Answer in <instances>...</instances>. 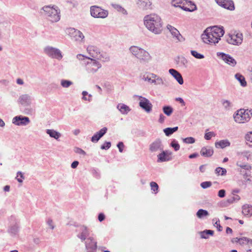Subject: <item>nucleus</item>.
Returning <instances> with one entry per match:
<instances>
[{"label":"nucleus","mask_w":252,"mask_h":252,"mask_svg":"<svg viewBox=\"0 0 252 252\" xmlns=\"http://www.w3.org/2000/svg\"><path fill=\"white\" fill-rule=\"evenodd\" d=\"M225 33V30L221 25H216L206 28L201 35L205 43L216 45Z\"/></svg>","instance_id":"f257e3e1"},{"label":"nucleus","mask_w":252,"mask_h":252,"mask_svg":"<svg viewBox=\"0 0 252 252\" xmlns=\"http://www.w3.org/2000/svg\"><path fill=\"white\" fill-rule=\"evenodd\" d=\"M144 23L150 31L156 34H160L162 30L161 19L157 14H151L145 16Z\"/></svg>","instance_id":"f03ea898"},{"label":"nucleus","mask_w":252,"mask_h":252,"mask_svg":"<svg viewBox=\"0 0 252 252\" xmlns=\"http://www.w3.org/2000/svg\"><path fill=\"white\" fill-rule=\"evenodd\" d=\"M252 117V109L240 108L233 114L234 121L239 124L248 122Z\"/></svg>","instance_id":"7ed1b4c3"},{"label":"nucleus","mask_w":252,"mask_h":252,"mask_svg":"<svg viewBox=\"0 0 252 252\" xmlns=\"http://www.w3.org/2000/svg\"><path fill=\"white\" fill-rule=\"evenodd\" d=\"M129 50L133 56L140 61L141 63L148 62L151 59L150 54L142 48L131 46L129 47Z\"/></svg>","instance_id":"20e7f679"},{"label":"nucleus","mask_w":252,"mask_h":252,"mask_svg":"<svg viewBox=\"0 0 252 252\" xmlns=\"http://www.w3.org/2000/svg\"><path fill=\"white\" fill-rule=\"evenodd\" d=\"M42 10L45 12L47 16L50 17V21L57 22L60 20V10L57 6L46 5L42 7Z\"/></svg>","instance_id":"39448f33"},{"label":"nucleus","mask_w":252,"mask_h":252,"mask_svg":"<svg viewBox=\"0 0 252 252\" xmlns=\"http://www.w3.org/2000/svg\"><path fill=\"white\" fill-rule=\"evenodd\" d=\"M8 228L7 232L11 236L14 237L18 234L19 231V222L14 216H11L8 219Z\"/></svg>","instance_id":"423d86ee"},{"label":"nucleus","mask_w":252,"mask_h":252,"mask_svg":"<svg viewBox=\"0 0 252 252\" xmlns=\"http://www.w3.org/2000/svg\"><path fill=\"white\" fill-rule=\"evenodd\" d=\"M90 14L94 18L104 19L108 16V11L102 9L100 6L93 5L90 7Z\"/></svg>","instance_id":"0eeeda50"},{"label":"nucleus","mask_w":252,"mask_h":252,"mask_svg":"<svg viewBox=\"0 0 252 252\" xmlns=\"http://www.w3.org/2000/svg\"><path fill=\"white\" fill-rule=\"evenodd\" d=\"M44 52L51 58L55 59L59 61L62 60L63 57L61 51L56 47L47 46L44 48Z\"/></svg>","instance_id":"6e6552de"},{"label":"nucleus","mask_w":252,"mask_h":252,"mask_svg":"<svg viewBox=\"0 0 252 252\" xmlns=\"http://www.w3.org/2000/svg\"><path fill=\"white\" fill-rule=\"evenodd\" d=\"M134 96L138 98L139 100V105L142 109L148 113L152 112L153 105L148 98L138 95H135Z\"/></svg>","instance_id":"1a4fd4ad"},{"label":"nucleus","mask_w":252,"mask_h":252,"mask_svg":"<svg viewBox=\"0 0 252 252\" xmlns=\"http://www.w3.org/2000/svg\"><path fill=\"white\" fill-rule=\"evenodd\" d=\"M217 56L224 63L232 67H234L237 64V61L236 60L230 55L225 53L224 52H217Z\"/></svg>","instance_id":"9d476101"},{"label":"nucleus","mask_w":252,"mask_h":252,"mask_svg":"<svg viewBox=\"0 0 252 252\" xmlns=\"http://www.w3.org/2000/svg\"><path fill=\"white\" fill-rule=\"evenodd\" d=\"M88 65L87 69L92 72H95L101 67L100 63L95 59L90 58L89 61L84 62Z\"/></svg>","instance_id":"9b49d317"},{"label":"nucleus","mask_w":252,"mask_h":252,"mask_svg":"<svg viewBox=\"0 0 252 252\" xmlns=\"http://www.w3.org/2000/svg\"><path fill=\"white\" fill-rule=\"evenodd\" d=\"M30 123V118L22 115L15 116L12 119V123L17 126H25Z\"/></svg>","instance_id":"f8f14e48"},{"label":"nucleus","mask_w":252,"mask_h":252,"mask_svg":"<svg viewBox=\"0 0 252 252\" xmlns=\"http://www.w3.org/2000/svg\"><path fill=\"white\" fill-rule=\"evenodd\" d=\"M172 154V153L169 150L163 149L161 151V153L157 156V162H163L171 160L172 159L171 157Z\"/></svg>","instance_id":"ddd939ff"},{"label":"nucleus","mask_w":252,"mask_h":252,"mask_svg":"<svg viewBox=\"0 0 252 252\" xmlns=\"http://www.w3.org/2000/svg\"><path fill=\"white\" fill-rule=\"evenodd\" d=\"M215 1L218 5L227 10L233 11L235 8L232 0H215Z\"/></svg>","instance_id":"4468645a"},{"label":"nucleus","mask_w":252,"mask_h":252,"mask_svg":"<svg viewBox=\"0 0 252 252\" xmlns=\"http://www.w3.org/2000/svg\"><path fill=\"white\" fill-rule=\"evenodd\" d=\"M87 252H96L97 247V242L92 237H89L85 242Z\"/></svg>","instance_id":"2eb2a0df"},{"label":"nucleus","mask_w":252,"mask_h":252,"mask_svg":"<svg viewBox=\"0 0 252 252\" xmlns=\"http://www.w3.org/2000/svg\"><path fill=\"white\" fill-rule=\"evenodd\" d=\"M163 148L164 146L160 138H157L149 145V151L152 153L156 152L158 151H161Z\"/></svg>","instance_id":"dca6fc26"},{"label":"nucleus","mask_w":252,"mask_h":252,"mask_svg":"<svg viewBox=\"0 0 252 252\" xmlns=\"http://www.w3.org/2000/svg\"><path fill=\"white\" fill-rule=\"evenodd\" d=\"M107 131L108 128L103 127L94 134L91 138V141L93 143H97L107 133Z\"/></svg>","instance_id":"f3484780"},{"label":"nucleus","mask_w":252,"mask_h":252,"mask_svg":"<svg viewBox=\"0 0 252 252\" xmlns=\"http://www.w3.org/2000/svg\"><path fill=\"white\" fill-rule=\"evenodd\" d=\"M167 28L174 38L180 42L184 41L185 40V38L181 34L179 31L175 27L171 25H168Z\"/></svg>","instance_id":"a211bd4d"},{"label":"nucleus","mask_w":252,"mask_h":252,"mask_svg":"<svg viewBox=\"0 0 252 252\" xmlns=\"http://www.w3.org/2000/svg\"><path fill=\"white\" fill-rule=\"evenodd\" d=\"M169 73L174 77L180 85L184 84V79L182 75L176 69L170 68L169 69Z\"/></svg>","instance_id":"6ab92c4d"},{"label":"nucleus","mask_w":252,"mask_h":252,"mask_svg":"<svg viewBox=\"0 0 252 252\" xmlns=\"http://www.w3.org/2000/svg\"><path fill=\"white\" fill-rule=\"evenodd\" d=\"M200 154L203 157L210 158L213 156L214 150L212 147L204 146L201 148Z\"/></svg>","instance_id":"aec40b11"},{"label":"nucleus","mask_w":252,"mask_h":252,"mask_svg":"<svg viewBox=\"0 0 252 252\" xmlns=\"http://www.w3.org/2000/svg\"><path fill=\"white\" fill-rule=\"evenodd\" d=\"M137 4L139 8L147 10L151 8L152 2L149 0H137Z\"/></svg>","instance_id":"412c9836"},{"label":"nucleus","mask_w":252,"mask_h":252,"mask_svg":"<svg viewBox=\"0 0 252 252\" xmlns=\"http://www.w3.org/2000/svg\"><path fill=\"white\" fill-rule=\"evenodd\" d=\"M230 142L227 139L217 141L215 143V147L217 148L222 149L230 146Z\"/></svg>","instance_id":"4be33fe9"},{"label":"nucleus","mask_w":252,"mask_h":252,"mask_svg":"<svg viewBox=\"0 0 252 252\" xmlns=\"http://www.w3.org/2000/svg\"><path fill=\"white\" fill-rule=\"evenodd\" d=\"M241 40V39H237L234 35L229 33L228 37L226 39V41L230 44L239 46L242 43V40Z\"/></svg>","instance_id":"5701e85b"},{"label":"nucleus","mask_w":252,"mask_h":252,"mask_svg":"<svg viewBox=\"0 0 252 252\" xmlns=\"http://www.w3.org/2000/svg\"><path fill=\"white\" fill-rule=\"evenodd\" d=\"M201 239H207L210 236H213L214 235V231L211 229H205L203 231H199Z\"/></svg>","instance_id":"b1692460"},{"label":"nucleus","mask_w":252,"mask_h":252,"mask_svg":"<svg viewBox=\"0 0 252 252\" xmlns=\"http://www.w3.org/2000/svg\"><path fill=\"white\" fill-rule=\"evenodd\" d=\"M242 214L249 217L252 216V205L245 204L242 206Z\"/></svg>","instance_id":"393cba45"},{"label":"nucleus","mask_w":252,"mask_h":252,"mask_svg":"<svg viewBox=\"0 0 252 252\" xmlns=\"http://www.w3.org/2000/svg\"><path fill=\"white\" fill-rule=\"evenodd\" d=\"M117 108L124 115L127 114L131 110L130 107L124 103H119L117 105Z\"/></svg>","instance_id":"a878e982"},{"label":"nucleus","mask_w":252,"mask_h":252,"mask_svg":"<svg viewBox=\"0 0 252 252\" xmlns=\"http://www.w3.org/2000/svg\"><path fill=\"white\" fill-rule=\"evenodd\" d=\"M235 78L240 83L242 87H245L247 86L245 77L240 73H236L235 74Z\"/></svg>","instance_id":"bb28decb"},{"label":"nucleus","mask_w":252,"mask_h":252,"mask_svg":"<svg viewBox=\"0 0 252 252\" xmlns=\"http://www.w3.org/2000/svg\"><path fill=\"white\" fill-rule=\"evenodd\" d=\"M46 131L50 137L54 138L56 140L59 139L61 136V133L53 129H46Z\"/></svg>","instance_id":"cd10ccee"},{"label":"nucleus","mask_w":252,"mask_h":252,"mask_svg":"<svg viewBox=\"0 0 252 252\" xmlns=\"http://www.w3.org/2000/svg\"><path fill=\"white\" fill-rule=\"evenodd\" d=\"M178 129L179 127L177 126L173 127H167L164 128L163 129V131L167 137H170L174 132H176L178 130Z\"/></svg>","instance_id":"c85d7f7f"},{"label":"nucleus","mask_w":252,"mask_h":252,"mask_svg":"<svg viewBox=\"0 0 252 252\" xmlns=\"http://www.w3.org/2000/svg\"><path fill=\"white\" fill-rule=\"evenodd\" d=\"M18 101L22 105L25 104L26 106H29L31 104L30 96L28 94H23L21 95L18 99Z\"/></svg>","instance_id":"c756f323"},{"label":"nucleus","mask_w":252,"mask_h":252,"mask_svg":"<svg viewBox=\"0 0 252 252\" xmlns=\"http://www.w3.org/2000/svg\"><path fill=\"white\" fill-rule=\"evenodd\" d=\"M196 217L200 219H203L204 218L208 217L210 215L209 212L205 209H199L196 213Z\"/></svg>","instance_id":"7c9ffc66"},{"label":"nucleus","mask_w":252,"mask_h":252,"mask_svg":"<svg viewBox=\"0 0 252 252\" xmlns=\"http://www.w3.org/2000/svg\"><path fill=\"white\" fill-rule=\"evenodd\" d=\"M162 110L163 113L167 116H170L174 111L173 108L169 105H163Z\"/></svg>","instance_id":"2f4dec72"},{"label":"nucleus","mask_w":252,"mask_h":252,"mask_svg":"<svg viewBox=\"0 0 252 252\" xmlns=\"http://www.w3.org/2000/svg\"><path fill=\"white\" fill-rule=\"evenodd\" d=\"M68 32L70 34H72L74 36H78L81 39H83L84 38V36L82 32L73 28H70L68 29Z\"/></svg>","instance_id":"473e14b6"},{"label":"nucleus","mask_w":252,"mask_h":252,"mask_svg":"<svg viewBox=\"0 0 252 252\" xmlns=\"http://www.w3.org/2000/svg\"><path fill=\"white\" fill-rule=\"evenodd\" d=\"M87 51L89 52L90 56L93 58H95V57L94 54L91 53V52L93 51L97 55L100 53L99 49L97 47L92 45H90L88 47Z\"/></svg>","instance_id":"72a5a7b5"},{"label":"nucleus","mask_w":252,"mask_h":252,"mask_svg":"<svg viewBox=\"0 0 252 252\" xmlns=\"http://www.w3.org/2000/svg\"><path fill=\"white\" fill-rule=\"evenodd\" d=\"M169 146L172 147L175 152L179 151L180 148V145L178 141L176 139H172L171 140Z\"/></svg>","instance_id":"f704fd0d"},{"label":"nucleus","mask_w":252,"mask_h":252,"mask_svg":"<svg viewBox=\"0 0 252 252\" xmlns=\"http://www.w3.org/2000/svg\"><path fill=\"white\" fill-rule=\"evenodd\" d=\"M215 173L218 176H223L226 175L227 170L225 168L218 167L215 169Z\"/></svg>","instance_id":"c9c22d12"},{"label":"nucleus","mask_w":252,"mask_h":252,"mask_svg":"<svg viewBox=\"0 0 252 252\" xmlns=\"http://www.w3.org/2000/svg\"><path fill=\"white\" fill-rule=\"evenodd\" d=\"M151 189L152 192L155 194H157L159 191V188L158 185L154 181H152L150 183Z\"/></svg>","instance_id":"e433bc0d"},{"label":"nucleus","mask_w":252,"mask_h":252,"mask_svg":"<svg viewBox=\"0 0 252 252\" xmlns=\"http://www.w3.org/2000/svg\"><path fill=\"white\" fill-rule=\"evenodd\" d=\"M232 204V200L230 198H228L226 200H221L218 203V205L220 207H226Z\"/></svg>","instance_id":"4c0bfd02"},{"label":"nucleus","mask_w":252,"mask_h":252,"mask_svg":"<svg viewBox=\"0 0 252 252\" xmlns=\"http://www.w3.org/2000/svg\"><path fill=\"white\" fill-rule=\"evenodd\" d=\"M112 5L118 12H121L124 15L127 14V11L121 5L117 4H112Z\"/></svg>","instance_id":"58836bf2"},{"label":"nucleus","mask_w":252,"mask_h":252,"mask_svg":"<svg viewBox=\"0 0 252 252\" xmlns=\"http://www.w3.org/2000/svg\"><path fill=\"white\" fill-rule=\"evenodd\" d=\"M190 54L192 56L197 59H203L205 58V56L203 54L198 52L196 50H191L190 51Z\"/></svg>","instance_id":"ea45409f"},{"label":"nucleus","mask_w":252,"mask_h":252,"mask_svg":"<svg viewBox=\"0 0 252 252\" xmlns=\"http://www.w3.org/2000/svg\"><path fill=\"white\" fill-rule=\"evenodd\" d=\"M187 4H188L191 8L190 10L191 12H193L197 10V7L195 2L191 0H185Z\"/></svg>","instance_id":"a19ab883"},{"label":"nucleus","mask_w":252,"mask_h":252,"mask_svg":"<svg viewBox=\"0 0 252 252\" xmlns=\"http://www.w3.org/2000/svg\"><path fill=\"white\" fill-rule=\"evenodd\" d=\"M73 84V82L69 80L62 79L61 81V85L63 88H68Z\"/></svg>","instance_id":"79ce46f5"},{"label":"nucleus","mask_w":252,"mask_h":252,"mask_svg":"<svg viewBox=\"0 0 252 252\" xmlns=\"http://www.w3.org/2000/svg\"><path fill=\"white\" fill-rule=\"evenodd\" d=\"M216 134L214 131H206L204 133V139L206 140H210L212 137H215Z\"/></svg>","instance_id":"37998d69"},{"label":"nucleus","mask_w":252,"mask_h":252,"mask_svg":"<svg viewBox=\"0 0 252 252\" xmlns=\"http://www.w3.org/2000/svg\"><path fill=\"white\" fill-rule=\"evenodd\" d=\"M91 172L92 175L96 179L100 178V174L99 170L96 168H92L91 169Z\"/></svg>","instance_id":"c03bdc74"},{"label":"nucleus","mask_w":252,"mask_h":252,"mask_svg":"<svg viewBox=\"0 0 252 252\" xmlns=\"http://www.w3.org/2000/svg\"><path fill=\"white\" fill-rule=\"evenodd\" d=\"M111 146V142L110 141H105L100 146V149L103 150H107L110 148Z\"/></svg>","instance_id":"a18cd8bd"},{"label":"nucleus","mask_w":252,"mask_h":252,"mask_svg":"<svg viewBox=\"0 0 252 252\" xmlns=\"http://www.w3.org/2000/svg\"><path fill=\"white\" fill-rule=\"evenodd\" d=\"M25 178L24 173L21 171H18L17 173L16 180L19 183H22Z\"/></svg>","instance_id":"49530a36"},{"label":"nucleus","mask_w":252,"mask_h":252,"mask_svg":"<svg viewBox=\"0 0 252 252\" xmlns=\"http://www.w3.org/2000/svg\"><path fill=\"white\" fill-rule=\"evenodd\" d=\"M184 143L186 144H193L195 142V139L193 137H187L182 138Z\"/></svg>","instance_id":"de8ad7c7"},{"label":"nucleus","mask_w":252,"mask_h":252,"mask_svg":"<svg viewBox=\"0 0 252 252\" xmlns=\"http://www.w3.org/2000/svg\"><path fill=\"white\" fill-rule=\"evenodd\" d=\"M212 182L211 181H204L200 184V187L203 189H207L211 187Z\"/></svg>","instance_id":"09e8293b"},{"label":"nucleus","mask_w":252,"mask_h":252,"mask_svg":"<svg viewBox=\"0 0 252 252\" xmlns=\"http://www.w3.org/2000/svg\"><path fill=\"white\" fill-rule=\"evenodd\" d=\"M118 148L119 151L120 153H122L124 151V149L126 148V146L123 141H119L116 145Z\"/></svg>","instance_id":"8fccbe9b"},{"label":"nucleus","mask_w":252,"mask_h":252,"mask_svg":"<svg viewBox=\"0 0 252 252\" xmlns=\"http://www.w3.org/2000/svg\"><path fill=\"white\" fill-rule=\"evenodd\" d=\"M216 221L214 224L215 227H216L217 231L221 232L222 231V226L220 224V220L219 218H216Z\"/></svg>","instance_id":"3c124183"},{"label":"nucleus","mask_w":252,"mask_h":252,"mask_svg":"<svg viewBox=\"0 0 252 252\" xmlns=\"http://www.w3.org/2000/svg\"><path fill=\"white\" fill-rule=\"evenodd\" d=\"M171 3L172 6L180 8L183 3V0H172Z\"/></svg>","instance_id":"603ef678"},{"label":"nucleus","mask_w":252,"mask_h":252,"mask_svg":"<svg viewBox=\"0 0 252 252\" xmlns=\"http://www.w3.org/2000/svg\"><path fill=\"white\" fill-rule=\"evenodd\" d=\"M74 151L75 153L83 155L84 156L87 155L86 152L82 149L81 148L78 147H75L74 148Z\"/></svg>","instance_id":"864d4df0"},{"label":"nucleus","mask_w":252,"mask_h":252,"mask_svg":"<svg viewBox=\"0 0 252 252\" xmlns=\"http://www.w3.org/2000/svg\"><path fill=\"white\" fill-rule=\"evenodd\" d=\"M222 104L226 109H228L230 107L232 106L231 103L228 100H222Z\"/></svg>","instance_id":"5fc2aeb1"},{"label":"nucleus","mask_w":252,"mask_h":252,"mask_svg":"<svg viewBox=\"0 0 252 252\" xmlns=\"http://www.w3.org/2000/svg\"><path fill=\"white\" fill-rule=\"evenodd\" d=\"M77 58L80 61H85L86 60H87L88 61H89L90 57H89L87 56L81 54H79L77 55L76 56Z\"/></svg>","instance_id":"6e6d98bb"},{"label":"nucleus","mask_w":252,"mask_h":252,"mask_svg":"<svg viewBox=\"0 0 252 252\" xmlns=\"http://www.w3.org/2000/svg\"><path fill=\"white\" fill-rule=\"evenodd\" d=\"M246 141L252 142V131H249L245 136Z\"/></svg>","instance_id":"4d7b16f0"},{"label":"nucleus","mask_w":252,"mask_h":252,"mask_svg":"<svg viewBox=\"0 0 252 252\" xmlns=\"http://www.w3.org/2000/svg\"><path fill=\"white\" fill-rule=\"evenodd\" d=\"M105 218L106 216L103 213L101 212L98 214L97 219L99 222H102L105 220Z\"/></svg>","instance_id":"13d9d810"},{"label":"nucleus","mask_w":252,"mask_h":252,"mask_svg":"<svg viewBox=\"0 0 252 252\" xmlns=\"http://www.w3.org/2000/svg\"><path fill=\"white\" fill-rule=\"evenodd\" d=\"M226 195V191L224 189H221L218 192V196L220 198H223Z\"/></svg>","instance_id":"bf43d9fd"},{"label":"nucleus","mask_w":252,"mask_h":252,"mask_svg":"<svg viewBox=\"0 0 252 252\" xmlns=\"http://www.w3.org/2000/svg\"><path fill=\"white\" fill-rule=\"evenodd\" d=\"M188 63V60L186 59L185 57H183V56H182L181 57V59H180V65H183L184 66H185V67H187V65H186V64Z\"/></svg>","instance_id":"052dcab7"},{"label":"nucleus","mask_w":252,"mask_h":252,"mask_svg":"<svg viewBox=\"0 0 252 252\" xmlns=\"http://www.w3.org/2000/svg\"><path fill=\"white\" fill-rule=\"evenodd\" d=\"M151 83H154L155 84L158 85L163 84V81L160 77H158L157 79H154L151 80Z\"/></svg>","instance_id":"680f3d73"},{"label":"nucleus","mask_w":252,"mask_h":252,"mask_svg":"<svg viewBox=\"0 0 252 252\" xmlns=\"http://www.w3.org/2000/svg\"><path fill=\"white\" fill-rule=\"evenodd\" d=\"M175 100L176 101L178 102L179 103H180L182 106H184L186 105V102L182 97H176Z\"/></svg>","instance_id":"e2e57ef3"},{"label":"nucleus","mask_w":252,"mask_h":252,"mask_svg":"<svg viewBox=\"0 0 252 252\" xmlns=\"http://www.w3.org/2000/svg\"><path fill=\"white\" fill-rule=\"evenodd\" d=\"M81 233L87 235L89 237L90 232L87 226L84 225L82 226Z\"/></svg>","instance_id":"0e129e2a"},{"label":"nucleus","mask_w":252,"mask_h":252,"mask_svg":"<svg viewBox=\"0 0 252 252\" xmlns=\"http://www.w3.org/2000/svg\"><path fill=\"white\" fill-rule=\"evenodd\" d=\"M245 237H235L232 238L231 239V242L232 243H236V244H239V242L241 241V240H243Z\"/></svg>","instance_id":"69168bd1"},{"label":"nucleus","mask_w":252,"mask_h":252,"mask_svg":"<svg viewBox=\"0 0 252 252\" xmlns=\"http://www.w3.org/2000/svg\"><path fill=\"white\" fill-rule=\"evenodd\" d=\"M47 224L50 226L51 229H54L55 225L53 224V220L51 218H48L46 221Z\"/></svg>","instance_id":"338daca9"},{"label":"nucleus","mask_w":252,"mask_h":252,"mask_svg":"<svg viewBox=\"0 0 252 252\" xmlns=\"http://www.w3.org/2000/svg\"><path fill=\"white\" fill-rule=\"evenodd\" d=\"M237 165L245 170H250L251 169V166L249 164H242L238 165L237 164Z\"/></svg>","instance_id":"774afa93"}]
</instances>
